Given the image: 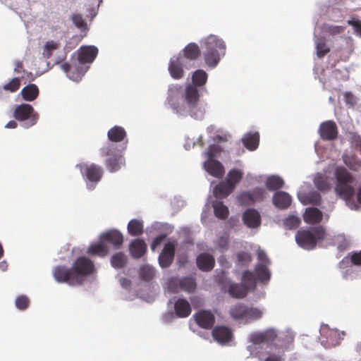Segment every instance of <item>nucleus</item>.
I'll list each match as a JSON object with an SVG mask.
<instances>
[{"mask_svg": "<svg viewBox=\"0 0 361 361\" xmlns=\"http://www.w3.org/2000/svg\"><path fill=\"white\" fill-rule=\"evenodd\" d=\"M336 178L335 192L336 195L346 202H349L355 194L352 184L354 176L343 166H337L334 171Z\"/></svg>", "mask_w": 361, "mask_h": 361, "instance_id": "obj_1", "label": "nucleus"}, {"mask_svg": "<svg viewBox=\"0 0 361 361\" xmlns=\"http://www.w3.org/2000/svg\"><path fill=\"white\" fill-rule=\"evenodd\" d=\"M202 47L205 49L204 51L205 63L212 68L215 67L218 64L221 56L224 55L226 51L224 42L213 35L204 39Z\"/></svg>", "mask_w": 361, "mask_h": 361, "instance_id": "obj_2", "label": "nucleus"}, {"mask_svg": "<svg viewBox=\"0 0 361 361\" xmlns=\"http://www.w3.org/2000/svg\"><path fill=\"white\" fill-rule=\"evenodd\" d=\"M326 237V231L322 226L310 227L297 231L295 240L299 246L306 250H312L317 242L323 240Z\"/></svg>", "mask_w": 361, "mask_h": 361, "instance_id": "obj_3", "label": "nucleus"}, {"mask_svg": "<svg viewBox=\"0 0 361 361\" xmlns=\"http://www.w3.org/2000/svg\"><path fill=\"white\" fill-rule=\"evenodd\" d=\"M183 99L186 116L201 119L204 116V109L199 104V90L195 86L188 84L185 89Z\"/></svg>", "mask_w": 361, "mask_h": 361, "instance_id": "obj_4", "label": "nucleus"}, {"mask_svg": "<svg viewBox=\"0 0 361 361\" xmlns=\"http://www.w3.org/2000/svg\"><path fill=\"white\" fill-rule=\"evenodd\" d=\"M100 153L102 157H106L105 165L109 172H116L125 166V159L117 149L116 144L108 143L100 149Z\"/></svg>", "mask_w": 361, "mask_h": 361, "instance_id": "obj_5", "label": "nucleus"}, {"mask_svg": "<svg viewBox=\"0 0 361 361\" xmlns=\"http://www.w3.org/2000/svg\"><path fill=\"white\" fill-rule=\"evenodd\" d=\"M74 274L73 280L78 286L84 283L85 278L92 274L94 271V265L92 260L86 257H78L72 265Z\"/></svg>", "mask_w": 361, "mask_h": 361, "instance_id": "obj_6", "label": "nucleus"}, {"mask_svg": "<svg viewBox=\"0 0 361 361\" xmlns=\"http://www.w3.org/2000/svg\"><path fill=\"white\" fill-rule=\"evenodd\" d=\"M166 102L175 113L186 116L181 85L176 84L169 87Z\"/></svg>", "mask_w": 361, "mask_h": 361, "instance_id": "obj_7", "label": "nucleus"}, {"mask_svg": "<svg viewBox=\"0 0 361 361\" xmlns=\"http://www.w3.org/2000/svg\"><path fill=\"white\" fill-rule=\"evenodd\" d=\"M77 167L80 169L83 178L89 181L87 185L90 190L93 189L94 185L102 179L103 170L101 166L95 164H80Z\"/></svg>", "mask_w": 361, "mask_h": 361, "instance_id": "obj_8", "label": "nucleus"}, {"mask_svg": "<svg viewBox=\"0 0 361 361\" xmlns=\"http://www.w3.org/2000/svg\"><path fill=\"white\" fill-rule=\"evenodd\" d=\"M169 289L173 293H177L180 290L192 293L196 289V283L195 279L190 276L182 279L173 277L169 281Z\"/></svg>", "mask_w": 361, "mask_h": 361, "instance_id": "obj_9", "label": "nucleus"}, {"mask_svg": "<svg viewBox=\"0 0 361 361\" xmlns=\"http://www.w3.org/2000/svg\"><path fill=\"white\" fill-rule=\"evenodd\" d=\"M14 117L18 121L29 119V124L27 127L34 126L38 120V115L34 114L33 107L28 104H22L17 106L14 111Z\"/></svg>", "mask_w": 361, "mask_h": 361, "instance_id": "obj_10", "label": "nucleus"}, {"mask_svg": "<svg viewBox=\"0 0 361 361\" xmlns=\"http://www.w3.org/2000/svg\"><path fill=\"white\" fill-rule=\"evenodd\" d=\"M53 276L59 283H66L70 286H78L74 281V274L72 268L69 269L63 265H59L53 269Z\"/></svg>", "mask_w": 361, "mask_h": 361, "instance_id": "obj_11", "label": "nucleus"}, {"mask_svg": "<svg viewBox=\"0 0 361 361\" xmlns=\"http://www.w3.org/2000/svg\"><path fill=\"white\" fill-rule=\"evenodd\" d=\"M193 318L196 324L204 329H211L215 323V316L209 310H200L193 315Z\"/></svg>", "mask_w": 361, "mask_h": 361, "instance_id": "obj_12", "label": "nucleus"}, {"mask_svg": "<svg viewBox=\"0 0 361 361\" xmlns=\"http://www.w3.org/2000/svg\"><path fill=\"white\" fill-rule=\"evenodd\" d=\"M319 134L323 140L331 141L338 137V128L333 121L322 122L319 128Z\"/></svg>", "mask_w": 361, "mask_h": 361, "instance_id": "obj_13", "label": "nucleus"}, {"mask_svg": "<svg viewBox=\"0 0 361 361\" xmlns=\"http://www.w3.org/2000/svg\"><path fill=\"white\" fill-rule=\"evenodd\" d=\"M176 242H169L165 244L161 254L159 256V262L162 268L170 267L175 256Z\"/></svg>", "mask_w": 361, "mask_h": 361, "instance_id": "obj_14", "label": "nucleus"}, {"mask_svg": "<svg viewBox=\"0 0 361 361\" xmlns=\"http://www.w3.org/2000/svg\"><path fill=\"white\" fill-rule=\"evenodd\" d=\"M276 336V332L274 329H267L263 332L252 334L250 340L255 345L269 344L275 340Z\"/></svg>", "mask_w": 361, "mask_h": 361, "instance_id": "obj_15", "label": "nucleus"}, {"mask_svg": "<svg viewBox=\"0 0 361 361\" xmlns=\"http://www.w3.org/2000/svg\"><path fill=\"white\" fill-rule=\"evenodd\" d=\"M100 240L106 243L111 244L115 248H119L123 243V236L118 230L112 229L100 235Z\"/></svg>", "mask_w": 361, "mask_h": 361, "instance_id": "obj_16", "label": "nucleus"}, {"mask_svg": "<svg viewBox=\"0 0 361 361\" xmlns=\"http://www.w3.org/2000/svg\"><path fill=\"white\" fill-rule=\"evenodd\" d=\"M243 221L246 226L256 228L261 225V216L255 209H247L243 214Z\"/></svg>", "mask_w": 361, "mask_h": 361, "instance_id": "obj_17", "label": "nucleus"}, {"mask_svg": "<svg viewBox=\"0 0 361 361\" xmlns=\"http://www.w3.org/2000/svg\"><path fill=\"white\" fill-rule=\"evenodd\" d=\"M212 336L219 343L224 344L231 341L233 333L227 326H217L212 331Z\"/></svg>", "mask_w": 361, "mask_h": 361, "instance_id": "obj_18", "label": "nucleus"}, {"mask_svg": "<svg viewBox=\"0 0 361 361\" xmlns=\"http://www.w3.org/2000/svg\"><path fill=\"white\" fill-rule=\"evenodd\" d=\"M98 54V49L94 46L82 47L78 53L79 64L92 63Z\"/></svg>", "mask_w": 361, "mask_h": 361, "instance_id": "obj_19", "label": "nucleus"}, {"mask_svg": "<svg viewBox=\"0 0 361 361\" xmlns=\"http://www.w3.org/2000/svg\"><path fill=\"white\" fill-rule=\"evenodd\" d=\"M205 170L212 176L221 178L224 174V168L221 163L214 159H208L204 163Z\"/></svg>", "mask_w": 361, "mask_h": 361, "instance_id": "obj_20", "label": "nucleus"}, {"mask_svg": "<svg viewBox=\"0 0 361 361\" xmlns=\"http://www.w3.org/2000/svg\"><path fill=\"white\" fill-rule=\"evenodd\" d=\"M169 71L171 77L174 79H180L183 77L184 71L183 69L182 57L178 56L171 59Z\"/></svg>", "mask_w": 361, "mask_h": 361, "instance_id": "obj_21", "label": "nucleus"}, {"mask_svg": "<svg viewBox=\"0 0 361 361\" xmlns=\"http://www.w3.org/2000/svg\"><path fill=\"white\" fill-rule=\"evenodd\" d=\"M272 202L276 207L285 209L290 207L292 198L287 192L279 191L274 194Z\"/></svg>", "mask_w": 361, "mask_h": 361, "instance_id": "obj_22", "label": "nucleus"}, {"mask_svg": "<svg viewBox=\"0 0 361 361\" xmlns=\"http://www.w3.org/2000/svg\"><path fill=\"white\" fill-rule=\"evenodd\" d=\"M176 315L180 318L188 317L192 312L191 305L185 298H178L174 302Z\"/></svg>", "mask_w": 361, "mask_h": 361, "instance_id": "obj_23", "label": "nucleus"}, {"mask_svg": "<svg viewBox=\"0 0 361 361\" xmlns=\"http://www.w3.org/2000/svg\"><path fill=\"white\" fill-rule=\"evenodd\" d=\"M129 250L133 258L139 259L146 252L147 245L142 239L137 238L130 244Z\"/></svg>", "mask_w": 361, "mask_h": 361, "instance_id": "obj_24", "label": "nucleus"}, {"mask_svg": "<svg viewBox=\"0 0 361 361\" xmlns=\"http://www.w3.org/2000/svg\"><path fill=\"white\" fill-rule=\"evenodd\" d=\"M215 264V259L212 255L208 253L200 254L197 257V265L203 271H211Z\"/></svg>", "mask_w": 361, "mask_h": 361, "instance_id": "obj_25", "label": "nucleus"}, {"mask_svg": "<svg viewBox=\"0 0 361 361\" xmlns=\"http://www.w3.org/2000/svg\"><path fill=\"white\" fill-rule=\"evenodd\" d=\"M323 218L322 212L316 207L307 208L303 215L304 221L310 224L319 223Z\"/></svg>", "mask_w": 361, "mask_h": 361, "instance_id": "obj_26", "label": "nucleus"}, {"mask_svg": "<svg viewBox=\"0 0 361 361\" xmlns=\"http://www.w3.org/2000/svg\"><path fill=\"white\" fill-rule=\"evenodd\" d=\"M87 253L92 256H98L104 257L109 253L108 246L99 239L97 243H93L90 245Z\"/></svg>", "mask_w": 361, "mask_h": 361, "instance_id": "obj_27", "label": "nucleus"}, {"mask_svg": "<svg viewBox=\"0 0 361 361\" xmlns=\"http://www.w3.org/2000/svg\"><path fill=\"white\" fill-rule=\"evenodd\" d=\"M242 142L247 149L255 150L259 145V135L257 132L247 133L242 138Z\"/></svg>", "mask_w": 361, "mask_h": 361, "instance_id": "obj_28", "label": "nucleus"}, {"mask_svg": "<svg viewBox=\"0 0 361 361\" xmlns=\"http://www.w3.org/2000/svg\"><path fill=\"white\" fill-rule=\"evenodd\" d=\"M234 189L226 181L217 184L213 190L214 195L218 199H223L231 194Z\"/></svg>", "mask_w": 361, "mask_h": 361, "instance_id": "obj_29", "label": "nucleus"}, {"mask_svg": "<svg viewBox=\"0 0 361 361\" xmlns=\"http://www.w3.org/2000/svg\"><path fill=\"white\" fill-rule=\"evenodd\" d=\"M107 136L111 143L118 142L125 139L126 132L123 128L116 126L108 131Z\"/></svg>", "mask_w": 361, "mask_h": 361, "instance_id": "obj_30", "label": "nucleus"}, {"mask_svg": "<svg viewBox=\"0 0 361 361\" xmlns=\"http://www.w3.org/2000/svg\"><path fill=\"white\" fill-rule=\"evenodd\" d=\"M200 49L198 45L194 42L188 44L183 49V57L194 61L200 56Z\"/></svg>", "mask_w": 361, "mask_h": 361, "instance_id": "obj_31", "label": "nucleus"}, {"mask_svg": "<svg viewBox=\"0 0 361 361\" xmlns=\"http://www.w3.org/2000/svg\"><path fill=\"white\" fill-rule=\"evenodd\" d=\"M246 286L242 283H232L228 288V293L231 296L235 298H243L248 293Z\"/></svg>", "mask_w": 361, "mask_h": 361, "instance_id": "obj_32", "label": "nucleus"}, {"mask_svg": "<svg viewBox=\"0 0 361 361\" xmlns=\"http://www.w3.org/2000/svg\"><path fill=\"white\" fill-rule=\"evenodd\" d=\"M39 94V89L35 84H29L24 87L21 90V95L23 99L26 101L35 100Z\"/></svg>", "mask_w": 361, "mask_h": 361, "instance_id": "obj_33", "label": "nucleus"}, {"mask_svg": "<svg viewBox=\"0 0 361 361\" xmlns=\"http://www.w3.org/2000/svg\"><path fill=\"white\" fill-rule=\"evenodd\" d=\"M246 306L243 303H238L231 307L229 310L231 317L235 320H245Z\"/></svg>", "mask_w": 361, "mask_h": 361, "instance_id": "obj_34", "label": "nucleus"}, {"mask_svg": "<svg viewBox=\"0 0 361 361\" xmlns=\"http://www.w3.org/2000/svg\"><path fill=\"white\" fill-rule=\"evenodd\" d=\"M144 226L141 221L132 219L128 224V232L132 236H138L143 233Z\"/></svg>", "mask_w": 361, "mask_h": 361, "instance_id": "obj_35", "label": "nucleus"}, {"mask_svg": "<svg viewBox=\"0 0 361 361\" xmlns=\"http://www.w3.org/2000/svg\"><path fill=\"white\" fill-rule=\"evenodd\" d=\"M242 284L246 286L248 290H253L256 287V276L249 270L243 272L242 276Z\"/></svg>", "mask_w": 361, "mask_h": 361, "instance_id": "obj_36", "label": "nucleus"}, {"mask_svg": "<svg viewBox=\"0 0 361 361\" xmlns=\"http://www.w3.org/2000/svg\"><path fill=\"white\" fill-rule=\"evenodd\" d=\"M207 73L204 71L202 69L197 70L192 73V85L195 86L197 88L198 87H202L207 82Z\"/></svg>", "mask_w": 361, "mask_h": 361, "instance_id": "obj_37", "label": "nucleus"}, {"mask_svg": "<svg viewBox=\"0 0 361 361\" xmlns=\"http://www.w3.org/2000/svg\"><path fill=\"white\" fill-rule=\"evenodd\" d=\"M255 273L257 280L260 282H267L270 279L271 273L266 264H257L255 267Z\"/></svg>", "mask_w": 361, "mask_h": 361, "instance_id": "obj_38", "label": "nucleus"}, {"mask_svg": "<svg viewBox=\"0 0 361 361\" xmlns=\"http://www.w3.org/2000/svg\"><path fill=\"white\" fill-rule=\"evenodd\" d=\"M243 173L242 171L236 169H231L227 176L226 182L234 189L243 178Z\"/></svg>", "mask_w": 361, "mask_h": 361, "instance_id": "obj_39", "label": "nucleus"}, {"mask_svg": "<svg viewBox=\"0 0 361 361\" xmlns=\"http://www.w3.org/2000/svg\"><path fill=\"white\" fill-rule=\"evenodd\" d=\"M215 216L220 219H226L228 216V209L221 201H216L213 203Z\"/></svg>", "mask_w": 361, "mask_h": 361, "instance_id": "obj_40", "label": "nucleus"}, {"mask_svg": "<svg viewBox=\"0 0 361 361\" xmlns=\"http://www.w3.org/2000/svg\"><path fill=\"white\" fill-rule=\"evenodd\" d=\"M283 184V180L277 176H269L266 181V187L271 191L281 188Z\"/></svg>", "mask_w": 361, "mask_h": 361, "instance_id": "obj_41", "label": "nucleus"}, {"mask_svg": "<svg viewBox=\"0 0 361 361\" xmlns=\"http://www.w3.org/2000/svg\"><path fill=\"white\" fill-rule=\"evenodd\" d=\"M315 187L320 191L325 192L330 190L331 186L326 176L318 173L314 180Z\"/></svg>", "mask_w": 361, "mask_h": 361, "instance_id": "obj_42", "label": "nucleus"}, {"mask_svg": "<svg viewBox=\"0 0 361 361\" xmlns=\"http://www.w3.org/2000/svg\"><path fill=\"white\" fill-rule=\"evenodd\" d=\"M87 69L82 65L78 64L77 66H72L71 72L68 74V77L75 82H78L81 80L84 75Z\"/></svg>", "mask_w": 361, "mask_h": 361, "instance_id": "obj_43", "label": "nucleus"}, {"mask_svg": "<svg viewBox=\"0 0 361 361\" xmlns=\"http://www.w3.org/2000/svg\"><path fill=\"white\" fill-rule=\"evenodd\" d=\"M345 27L339 25H333L329 24H324L322 29L324 33L330 36H335L343 33Z\"/></svg>", "mask_w": 361, "mask_h": 361, "instance_id": "obj_44", "label": "nucleus"}, {"mask_svg": "<svg viewBox=\"0 0 361 361\" xmlns=\"http://www.w3.org/2000/svg\"><path fill=\"white\" fill-rule=\"evenodd\" d=\"M126 263V257L122 252L114 254L111 258V264L115 269L123 268Z\"/></svg>", "mask_w": 361, "mask_h": 361, "instance_id": "obj_45", "label": "nucleus"}, {"mask_svg": "<svg viewBox=\"0 0 361 361\" xmlns=\"http://www.w3.org/2000/svg\"><path fill=\"white\" fill-rule=\"evenodd\" d=\"M21 85V78L16 77L12 78L9 82L3 85V90L6 92H16L18 91Z\"/></svg>", "mask_w": 361, "mask_h": 361, "instance_id": "obj_46", "label": "nucleus"}, {"mask_svg": "<svg viewBox=\"0 0 361 361\" xmlns=\"http://www.w3.org/2000/svg\"><path fill=\"white\" fill-rule=\"evenodd\" d=\"M262 316V312L258 308L246 306L245 322L259 319Z\"/></svg>", "mask_w": 361, "mask_h": 361, "instance_id": "obj_47", "label": "nucleus"}, {"mask_svg": "<svg viewBox=\"0 0 361 361\" xmlns=\"http://www.w3.org/2000/svg\"><path fill=\"white\" fill-rule=\"evenodd\" d=\"M316 48L317 56L319 58L324 57L330 51L324 38H318L317 39Z\"/></svg>", "mask_w": 361, "mask_h": 361, "instance_id": "obj_48", "label": "nucleus"}, {"mask_svg": "<svg viewBox=\"0 0 361 361\" xmlns=\"http://www.w3.org/2000/svg\"><path fill=\"white\" fill-rule=\"evenodd\" d=\"M139 274L142 280L149 281L154 278L155 272L152 267L146 265L140 269Z\"/></svg>", "mask_w": 361, "mask_h": 361, "instance_id": "obj_49", "label": "nucleus"}, {"mask_svg": "<svg viewBox=\"0 0 361 361\" xmlns=\"http://www.w3.org/2000/svg\"><path fill=\"white\" fill-rule=\"evenodd\" d=\"M321 201L320 195L317 192H312L307 194L302 202L304 204H312L319 206L321 204Z\"/></svg>", "mask_w": 361, "mask_h": 361, "instance_id": "obj_50", "label": "nucleus"}, {"mask_svg": "<svg viewBox=\"0 0 361 361\" xmlns=\"http://www.w3.org/2000/svg\"><path fill=\"white\" fill-rule=\"evenodd\" d=\"M238 201L240 204L243 206H249L255 203L250 190L241 192L238 197Z\"/></svg>", "mask_w": 361, "mask_h": 361, "instance_id": "obj_51", "label": "nucleus"}, {"mask_svg": "<svg viewBox=\"0 0 361 361\" xmlns=\"http://www.w3.org/2000/svg\"><path fill=\"white\" fill-rule=\"evenodd\" d=\"M59 47V43L53 40L47 42L44 47L42 53L43 56L46 59H49L51 56L53 51L57 49Z\"/></svg>", "mask_w": 361, "mask_h": 361, "instance_id": "obj_52", "label": "nucleus"}, {"mask_svg": "<svg viewBox=\"0 0 361 361\" xmlns=\"http://www.w3.org/2000/svg\"><path fill=\"white\" fill-rule=\"evenodd\" d=\"M332 240L333 245H336L340 251H343L347 248L348 243L344 235L338 234L337 235H334Z\"/></svg>", "mask_w": 361, "mask_h": 361, "instance_id": "obj_53", "label": "nucleus"}, {"mask_svg": "<svg viewBox=\"0 0 361 361\" xmlns=\"http://www.w3.org/2000/svg\"><path fill=\"white\" fill-rule=\"evenodd\" d=\"M300 224V219L299 217L295 216H290L287 217L283 222L284 226L287 229H295Z\"/></svg>", "mask_w": 361, "mask_h": 361, "instance_id": "obj_54", "label": "nucleus"}, {"mask_svg": "<svg viewBox=\"0 0 361 361\" xmlns=\"http://www.w3.org/2000/svg\"><path fill=\"white\" fill-rule=\"evenodd\" d=\"M250 191L255 202H262L266 197V191L263 188H255Z\"/></svg>", "mask_w": 361, "mask_h": 361, "instance_id": "obj_55", "label": "nucleus"}, {"mask_svg": "<svg viewBox=\"0 0 361 361\" xmlns=\"http://www.w3.org/2000/svg\"><path fill=\"white\" fill-rule=\"evenodd\" d=\"M15 304L18 309L25 310L29 306L30 300L25 295H20L16 298Z\"/></svg>", "mask_w": 361, "mask_h": 361, "instance_id": "obj_56", "label": "nucleus"}, {"mask_svg": "<svg viewBox=\"0 0 361 361\" xmlns=\"http://www.w3.org/2000/svg\"><path fill=\"white\" fill-rule=\"evenodd\" d=\"M238 261L241 265H247L252 261V256L249 252H240L238 254Z\"/></svg>", "mask_w": 361, "mask_h": 361, "instance_id": "obj_57", "label": "nucleus"}, {"mask_svg": "<svg viewBox=\"0 0 361 361\" xmlns=\"http://www.w3.org/2000/svg\"><path fill=\"white\" fill-rule=\"evenodd\" d=\"M72 20L73 24L80 29H85L87 27V24L80 14H73L72 16Z\"/></svg>", "mask_w": 361, "mask_h": 361, "instance_id": "obj_58", "label": "nucleus"}, {"mask_svg": "<svg viewBox=\"0 0 361 361\" xmlns=\"http://www.w3.org/2000/svg\"><path fill=\"white\" fill-rule=\"evenodd\" d=\"M350 258L353 264L361 266V250L359 252H352L348 254L345 258Z\"/></svg>", "mask_w": 361, "mask_h": 361, "instance_id": "obj_59", "label": "nucleus"}, {"mask_svg": "<svg viewBox=\"0 0 361 361\" xmlns=\"http://www.w3.org/2000/svg\"><path fill=\"white\" fill-rule=\"evenodd\" d=\"M348 24L353 26L355 32L361 36V20L352 18L348 20Z\"/></svg>", "mask_w": 361, "mask_h": 361, "instance_id": "obj_60", "label": "nucleus"}, {"mask_svg": "<svg viewBox=\"0 0 361 361\" xmlns=\"http://www.w3.org/2000/svg\"><path fill=\"white\" fill-rule=\"evenodd\" d=\"M257 259L259 262L258 264H263L268 266L270 263L269 259L264 250H257Z\"/></svg>", "mask_w": 361, "mask_h": 361, "instance_id": "obj_61", "label": "nucleus"}, {"mask_svg": "<svg viewBox=\"0 0 361 361\" xmlns=\"http://www.w3.org/2000/svg\"><path fill=\"white\" fill-rule=\"evenodd\" d=\"M220 152V148L218 145H212L209 146L207 151V156L209 159H213V157Z\"/></svg>", "mask_w": 361, "mask_h": 361, "instance_id": "obj_62", "label": "nucleus"}, {"mask_svg": "<svg viewBox=\"0 0 361 361\" xmlns=\"http://www.w3.org/2000/svg\"><path fill=\"white\" fill-rule=\"evenodd\" d=\"M166 235H160L157 237H156L152 245H151V247L152 250H154L157 246H159L161 242L164 240V239L165 238Z\"/></svg>", "mask_w": 361, "mask_h": 361, "instance_id": "obj_63", "label": "nucleus"}, {"mask_svg": "<svg viewBox=\"0 0 361 361\" xmlns=\"http://www.w3.org/2000/svg\"><path fill=\"white\" fill-rule=\"evenodd\" d=\"M264 361H283L281 356L279 355H269Z\"/></svg>", "mask_w": 361, "mask_h": 361, "instance_id": "obj_64", "label": "nucleus"}]
</instances>
